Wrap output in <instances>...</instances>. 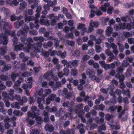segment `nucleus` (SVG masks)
I'll use <instances>...</instances> for the list:
<instances>
[{
    "instance_id": "nucleus-1",
    "label": "nucleus",
    "mask_w": 134,
    "mask_h": 134,
    "mask_svg": "<svg viewBox=\"0 0 134 134\" xmlns=\"http://www.w3.org/2000/svg\"><path fill=\"white\" fill-rule=\"evenodd\" d=\"M33 39L35 41H40V42H37L35 46H34L33 44H31L30 43L32 42L33 41L31 37H29L27 39V42L25 43V47L29 49H33L34 52L36 53H38L41 52L43 51L42 48V42L44 40V38L42 36L39 37L36 36L33 37Z\"/></svg>"
},
{
    "instance_id": "nucleus-2",
    "label": "nucleus",
    "mask_w": 134,
    "mask_h": 134,
    "mask_svg": "<svg viewBox=\"0 0 134 134\" xmlns=\"http://www.w3.org/2000/svg\"><path fill=\"white\" fill-rule=\"evenodd\" d=\"M111 47L113 49L112 52L110 49H108L105 50V52L109 56L110 60H111L116 58L119 52L117 50V46L114 43L111 44Z\"/></svg>"
},
{
    "instance_id": "nucleus-3",
    "label": "nucleus",
    "mask_w": 134,
    "mask_h": 134,
    "mask_svg": "<svg viewBox=\"0 0 134 134\" xmlns=\"http://www.w3.org/2000/svg\"><path fill=\"white\" fill-rule=\"evenodd\" d=\"M10 28V25L9 23V28L7 30V31L8 32H4V34L2 33L0 34V43L4 45H6L7 44L8 42V38L7 36V35H10L12 37H14L16 36L15 35V32L14 31H9V30Z\"/></svg>"
},
{
    "instance_id": "nucleus-4",
    "label": "nucleus",
    "mask_w": 134,
    "mask_h": 134,
    "mask_svg": "<svg viewBox=\"0 0 134 134\" xmlns=\"http://www.w3.org/2000/svg\"><path fill=\"white\" fill-rule=\"evenodd\" d=\"M27 33L25 32L24 31L21 30H20L18 31L17 33V35L18 36L23 35L20 38L21 42H20L19 45L17 46H15L16 49H20L21 47H24L25 43V41H26V38Z\"/></svg>"
},
{
    "instance_id": "nucleus-5",
    "label": "nucleus",
    "mask_w": 134,
    "mask_h": 134,
    "mask_svg": "<svg viewBox=\"0 0 134 134\" xmlns=\"http://www.w3.org/2000/svg\"><path fill=\"white\" fill-rule=\"evenodd\" d=\"M5 20V18H4L1 20L0 22V29L1 31L3 32H6L8 33L7 30L9 28V22H5L3 21Z\"/></svg>"
},
{
    "instance_id": "nucleus-6",
    "label": "nucleus",
    "mask_w": 134,
    "mask_h": 134,
    "mask_svg": "<svg viewBox=\"0 0 134 134\" xmlns=\"http://www.w3.org/2000/svg\"><path fill=\"white\" fill-rule=\"evenodd\" d=\"M104 12H105L107 9V12L108 14H111L114 9L113 7L110 6L109 4L108 3H105L102 6L101 8H100Z\"/></svg>"
},
{
    "instance_id": "nucleus-7",
    "label": "nucleus",
    "mask_w": 134,
    "mask_h": 134,
    "mask_svg": "<svg viewBox=\"0 0 134 134\" xmlns=\"http://www.w3.org/2000/svg\"><path fill=\"white\" fill-rule=\"evenodd\" d=\"M32 112L29 111L27 113L28 116L34 118L37 114L39 115L40 114V110L37 109V107L35 106H32L31 108Z\"/></svg>"
},
{
    "instance_id": "nucleus-8",
    "label": "nucleus",
    "mask_w": 134,
    "mask_h": 134,
    "mask_svg": "<svg viewBox=\"0 0 134 134\" xmlns=\"http://www.w3.org/2000/svg\"><path fill=\"white\" fill-rule=\"evenodd\" d=\"M44 79H48L50 77L54 81H57L58 80L57 76L54 75L53 74V72L52 71H50L47 72L45 73L43 76Z\"/></svg>"
},
{
    "instance_id": "nucleus-9",
    "label": "nucleus",
    "mask_w": 134,
    "mask_h": 134,
    "mask_svg": "<svg viewBox=\"0 0 134 134\" xmlns=\"http://www.w3.org/2000/svg\"><path fill=\"white\" fill-rule=\"evenodd\" d=\"M58 93L62 96L65 95V98L68 99H70L72 95V94L68 92L67 89L65 88H64L63 90L59 91Z\"/></svg>"
},
{
    "instance_id": "nucleus-10",
    "label": "nucleus",
    "mask_w": 134,
    "mask_h": 134,
    "mask_svg": "<svg viewBox=\"0 0 134 134\" xmlns=\"http://www.w3.org/2000/svg\"><path fill=\"white\" fill-rule=\"evenodd\" d=\"M64 107H67L69 108L70 112H72L74 110V108L75 105V103L73 102H71L69 101L64 102L63 104Z\"/></svg>"
},
{
    "instance_id": "nucleus-11",
    "label": "nucleus",
    "mask_w": 134,
    "mask_h": 134,
    "mask_svg": "<svg viewBox=\"0 0 134 134\" xmlns=\"http://www.w3.org/2000/svg\"><path fill=\"white\" fill-rule=\"evenodd\" d=\"M94 110H93V116H94L96 114V112L95 110H104V106L102 104H101L99 105H96L93 107Z\"/></svg>"
},
{
    "instance_id": "nucleus-12",
    "label": "nucleus",
    "mask_w": 134,
    "mask_h": 134,
    "mask_svg": "<svg viewBox=\"0 0 134 134\" xmlns=\"http://www.w3.org/2000/svg\"><path fill=\"white\" fill-rule=\"evenodd\" d=\"M75 112L76 114H78L79 117H81L82 121L83 122H86V120L85 118L84 117L82 116L84 114V111L81 110L80 111H79L77 109H75Z\"/></svg>"
},
{
    "instance_id": "nucleus-13",
    "label": "nucleus",
    "mask_w": 134,
    "mask_h": 134,
    "mask_svg": "<svg viewBox=\"0 0 134 134\" xmlns=\"http://www.w3.org/2000/svg\"><path fill=\"white\" fill-rule=\"evenodd\" d=\"M34 21L36 23L38 21V19L36 16H29L25 18V21L27 23L29 22L30 21Z\"/></svg>"
},
{
    "instance_id": "nucleus-14",
    "label": "nucleus",
    "mask_w": 134,
    "mask_h": 134,
    "mask_svg": "<svg viewBox=\"0 0 134 134\" xmlns=\"http://www.w3.org/2000/svg\"><path fill=\"white\" fill-rule=\"evenodd\" d=\"M100 7L99 9H98L97 7H95L94 5H93V13H94L97 16H99L102 14V9H100Z\"/></svg>"
},
{
    "instance_id": "nucleus-15",
    "label": "nucleus",
    "mask_w": 134,
    "mask_h": 134,
    "mask_svg": "<svg viewBox=\"0 0 134 134\" xmlns=\"http://www.w3.org/2000/svg\"><path fill=\"white\" fill-rule=\"evenodd\" d=\"M49 18L51 19V23L52 25H54L56 24V19L57 17L54 16L53 14H49L48 16Z\"/></svg>"
},
{
    "instance_id": "nucleus-16",
    "label": "nucleus",
    "mask_w": 134,
    "mask_h": 134,
    "mask_svg": "<svg viewBox=\"0 0 134 134\" xmlns=\"http://www.w3.org/2000/svg\"><path fill=\"white\" fill-rule=\"evenodd\" d=\"M44 102V100L40 97H38L37 99V102L38 104V107L39 108L42 110L44 109L43 106V103Z\"/></svg>"
},
{
    "instance_id": "nucleus-17",
    "label": "nucleus",
    "mask_w": 134,
    "mask_h": 134,
    "mask_svg": "<svg viewBox=\"0 0 134 134\" xmlns=\"http://www.w3.org/2000/svg\"><path fill=\"white\" fill-rule=\"evenodd\" d=\"M40 21L41 24H44L47 26H48L49 25L48 20L46 18L44 15L42 16Z\"/></svg>"
},
{
    "instance_id": "nucleus-18",
    "label": "nucleus",
    "mask_w": 134,
    "mask_h": 134,
    "mask_svg": "<svg viewBox=\"0 0 134 134\" xmlns=\"http://www.w3.org/2000/svg\"><path fill=\"white\" fill-rule=\"evenodd\" d=\"M91 115V113L88 112L86 115L85 116L87 118H89L87 124L88 126H90L91 128L92 127V119L90 118Z\"/></svg>"
},
{
    "instance_id": "nucleus-19",
    "label": "nucleus",
    "mask_w": 134,
    "mask_h": 134,
    "mask_svg": "<svg viewBox=\"0 0 134 134\" xmlns=\"http://www.w3.org/2000/svg\"><path fill=\"white\" fill-rule=\"evenodd\" d=\"M8 99L12 101H13L15 99V97L13 96L14 90L13 89H10L8 91Z\"/></svg>"
},
{
    "instance_id": "nucleus-20",
    "label": "nucleus",
    "mask_w": 134,
    "mask_h": 134,
    "mask_svg": "<svg viewBox=\"0 0 134 134\" xmlns=\"http://www.w3.org/2000/svg\"><path fill=\"white\" fill-rule=\"evenodd\" d=\"M23 0H14L11 2L10 1H7V4H9L10 5L13 6L14 5L15 6H17L19 4V2H21Z\"/></svg>"
},
{
    "instance_id": "nucleus-21",
    "label": "nucleus",
    "mask_w": 134,
    "mask_h": 134,
    "mask_svg": "<svg viewBox=\"0 0 134 134\" xmlns=\"http://www.w3.org/2000/svg\"><path fill=\"white\" fill-rule=\"evenodd\" d=\"M24 21L23 20H18L14 24L15 27L16 29H18L20 27L24 24Z\"/></svg>"
},
{
    "instance_id": "nucleus-22",
    "label": "nucleus",
    "mask_w": 134,
    "mask_h": 134,
    "mask_svg": "<svg viewBox=\"0 0 134 134\" xmlns=\"http://www.w3.org/2000/svg\"><path fill=\"white\" fill-rule=\"evenodd\" d=\"M12 41L13 42V44L14 47V49L15 50L17 51L18 50H20L23 48V47H21L20 49H15V46H17L19 45H19H15L18 42V38L16 37V36H15L12 39Z\"/></svg>"
},
{
    "instance_id": "nucleus-23",
    "label": "nucleus",
    "mask_w": 134,
    "mask_h": 134,
    "mask_svg": "<svg viewBox=\"0 0 134 134\" xmlns=\"http://www.w3.org/2000/svg\"><path fill=\"white\" fill-rule=\"evenodd\" d=\"M82 31L83 32H87V33L90 32L92 31V20H91L90 24V26L88 31H87V28L85 27H83L82 30Z\"/></svg>"
},
{
    "instance_id": "nucleus-24",
    "label": "nucleus",
    "mask_w": 134,
    "mask_h": 134,
    "mask_svg": "<svg viewBox=\"0 0 134 134\" xmlns=\"http://www.w3.org/2000/svg\"><path fill=\"white\" fill-rule=\"evenodd\" d=\"M73 133L74 131L72 129L68 130L66 131L62 130L60 131L59 134H73Z\"/></svg>"
},
{
    "instance_id": "nucleus-25",
    "label": "nucleus",
    "mask_w": 134,
    "mask_h": 134,
    "mask_svg": "<svg viewBox=\"0 0 134 134\" xmlns=\"http://www.w3.org/2000/svg\"><path fill=\"white\" fill-rule=\"evenodd\" d=\"M30 4H33L31 5V8L33 9L35 7L37 6L38 4V0H28Z\"/></svg>"
},
{
    "instance_id": "nucleus-26",
    "label": "nucleus",
    "mask_w": 134,
    "mask_h": 134,
    "mask_svg": "<svg viewBox=\"0 0 134 134\" xmlns=\"http://www.w3.org/2000/svg\"><path fill=\"white\" fill-rule=\"evenodd\" d=\"M45 128L46 131H48L50 132H53L54 128L52 125L47 124L45 126Z\"/></svg>"
},
{
    "instance_id": "nucleus-27",
    "label": "nucleus",
    "mask_w": 134,
    "mask_h": 134,
    "mask_svg": "<svg viewBox=\"0 0 134 134\" xmlns=\"http://www.w3.org/2000/svg\"><path fill=\"white\" fill-rule=\"evenodd\" d=\"M12 66L10 64H5L3 68L2 72H4L7 71L8 70L11 69Z\"/></svg>"
},
{
    "instance_id": "nucleus-28",
    "label": "nucleus",
    "mask_w": 134,
    "mask_h": 134,
    "mask_svg": "<svg viewBox=\"0 0 134 134\" xmlns=\"http://www.w3.org/2000/svg\"><path fill=\"white\" fill-rule=\"evenodd\" d=\"M22 18L23 16L21 15H20L19 16L17 17L15 16V15L14 14H13L10 16L11 20L12 21H14L17 19L20 20Z\"/></svg>"
},
{
    "instance_id": "nucleus-29",
    "label": "nucleus",
    "mask_w": 134,
    "mask_h": 134,
    "mask_svg": "<svg viewBox=\"0 0 134 134\" xmlns=\"http://www.w3.org/2000/svg\"><path fill=\"white\" fill-rule=\"evenodd\" d=\"M116 99L114 98L110 99L109 101H105V103L106 104H108L109 105H111V104H114L116 103Z\"/></svg>"
},
{
    "instance_id": "nucleus-30",
    "label": "nucleus",
    "mask_w": 134,
    "mask_h": 134,
    "mask_svg": "<svg viewBox=\"0 0 134 134\" xmlns=\"http://www.w3.org/2000/svg\"><path fill=\"white\" fill-rule=\"evenodd\" d=\"M134 18L133 19V22H131L130 23H129L126 26V29L128 30H130L132 29H134Z\"/></svg>"
},
{
    "instance_id": "nucleus-31",
    "label": "nucleus",
    "mask_w": 134,
    "mask_h": 134,
    "mask_svg": "<svg viewBox=\"0 0 134 134\" xmlns=\"http://www.w3.org/2000/svg\"><path fill=\"white\" fill-rule=\"evenodd\" d=\"M46 109L47 110H48L49 112H56L57 110V108L54 106L52 108H50L48 107L47 106L46 107Z\"/></svg>"
},
{
    "instance_id": "nucleus-32",
    "label": "nucleus",
    "mask_w": 134,
    "mask_h": 134,
    "mask_svg": "<svg viewBox=\"0 0 134 134\" xmlns=\"http://www.w3.org/2000/svg\"><path fill=\"white\" fill-rule=\"evenodd\" d=\"M20 102L13 103L11 104V107L13 108H16L19 109L20 108Z\"/></svg>"
},
{
    "instance_id": "nucleus-33",
    "label": "nucleus",
    "mask_w": 134,
    "mask_h": 134,
    "mask_svg": "<svg viewBox=\"0 0 134 134\" xmlns=\"http://www.w3.org/2000/svg\"><path fill=\"white\" fill-rule=\"evenodd\" d=\"M57 55L60 56L62 58H64L66 56V53L65 51L63 53H62L61 51H59L57 52Z\"/></svg>"
},
{
    "instance_id": "nucleus-34",
    "label": "nucleus",
    "mask_w": 134,
    "mask_h": 134,
    "mask_svg": "<svg viewBox=\"0 0 134 134\" xmlns=\"http://www.w3.org/2000/svg\"><path fill=\"white\" fill-rule=\"evenodd\" d=\"M83 125L82 124H80L78 125L77 127L79 129V131L81 134L83 133H85V130L83 128Z\"/></svg>"
},
{
    "instance_id": "nucleus-35",
    "label": "nucleus",
    "mask_w": 134,
    "mask_h": 134,
    "mask_svg": "<svg viewBox=\"0 0 134 134\" xmlns=\"http://www.w3.org/2000/svg\"><path fill=\"white\" fill-rule=\"evenodd\" d=\"M105 129L106 127L103 124L100 126L98 128V132L99 133H100V134H103V132H101L102 130H105Z\"/></svg>"
},
{
    "instance_id": "nucleus-36",
    "label": "nucleus",
    "mask_w": 134,
    "mask_h": 134,
    "mask_svg": "<svg viewBox=\"0 0 134 134\" xmlns=\"http://www.w3.org/2000/svg\"><path fill=\"white\" fill-rule=\"evenodd\" d=\"M113 30V29L110 27H108L106 30V35L108 36H109L111 34Z\"/></svg>"
},
{
    "instance_id": "nucleus-37",
    "label": "nucleus",
    "mask_w": 134,
    "mask_h": 134,
    "mask_svg": "<svg viewBox=\"0 0 134 134\" xmlns=\"http://www.w3.org/2000/svg\"><path fill=\"white\" fill-rule=\"evenodd\" d=\"M61 85V82H56L53 87V90L54 91H56L57 89L59 87H60Z\"/></svg>"
},
{
    "instance_id": "nucleus-38",
    "label": "nucleus",
    "mask_w": 134,
    "mask_h": 134,
    "mask_svg": "<svg viewBox=\"0 0 134 134\" xmlns=\"http://www.w3.org/2000/svg\"><path fill=\"white\" fill-rule=\"evenodd\" d=\"M23 79L22 78L20 77L19 78L18 80L15 82V86L19 87L20 86V83L23 82Z\"/></svg>"
},
{
    "instance_id": "nucleus-39",
    "label": "nucleus",
    "mask_w": 134,
    "mask_h": 134,
    "mask_svg": "<svg viewBox=\"0 0 134 134\" xmlns=\"http://www.w3.org/2000/svg\"><path fill=\"white\" fill-rule=\"evenodd\" d=\"M90 99V97H89L87 96L83 100L85 102H87L88 101V105L89 106L91 107L92 106V102L91 101L89 100Z\"/></svg>"
},
{
    "instance_id": "nucleus-40",
    "label": "nucleus",
    "mask_w": 134,
    "mask_h": 134,
    "mask_svg": "<svg viewBox=\"0 0 134 134\" xmlns=\"http://www.w3.org/2000/svg\"><path fill=\"white\" fill-rule=\"evenodd\" d=\"M4 105V103L0 101V112H2L4 114L6 110L3 108Z\"/></svg>"
},
{
    "instance_id": "nucleus-41",
    "label": "nucleus",
    "mask_w": 134,
    "mask_h": 134,
    "mask_svg": "<svg viewBox=\"0 0 134 134\" xmlns=\"http://www.w3.org/2000/svg\"><path fill=\"white\" fill-rule=\"evenodd\" d=\"M53 43L51 41H49L47 43H44L43 44V47L44 48H47L48 47H51Z\"/></svg>"
},
{
    "instance_id": "nucleus-42",
    "label": "nucleus",
    "mask_w": 134,
    "mask_h": 134,
    "mask_svg": "<svg viewBox=\"0 0 134 134\" xmlns=\"http://www.w3.org/2000/svg\"><path fill=\"white\" fill-rule=\"evenodd\" d=\"M86 74L89 76L90 78L92 79V68L88 69L86 71Z\"/></svg>"
},
{
    "instance_id": "nucleus-43",
    "label": "nucleus",
    "mask_w": 134,
    "mask_h": 134,
    "mask_svg": "<svg viewBox=\"0 0 134 134\" xmlns=\"http://www.w3.org/2000/svg\"><path fill=\"white\" fill-rule=\"evenodd\" d=\"M88 2L90 4L89 5V8L91 9V14L89 16L91 18H92V0H88Z\"/></svg>"
},
{
    "instance_id": "nucleus-44",
    "label": "nucleus",
    "mask_w": 134,
    "mask_h": 134,
    "mask_svg": "<svg viewBox=\"0 0 134 134\" xmlns=\"http://www.w3.org/2000/svg\"><path fill=\"white\" fill-rule=\"evenodd\" d=\"M20 75L18 73H15L14 72H12L11 75V78L12 80L13 81H14L17 77Z\"/></svg>"
},
{
    "instance_id": "nucleus-45",
    "label": "nucleus",
    "mask_w": 134,
    "mask_h": 134,
    "mask_svg": "<svg viewBox=\"0 0 134 134\" xmlns=\"http://www.w3.org/2000/svg\"><path fill=\"white\" fill-rule=\"evenodd\" d=\"M63 112V109L62 108H60L59 111L58 112L56 113L55 115L56 117H59L62 115Z\"/></svg>"
},
{
    "instance_id": "nucleus-46",
    "label": "nucleus",
    "mask_w": 134,
    "mask_h": 134,
    "mask_svg": "<svg viewBox=\"0 0 134 134\" xmlns=\"http://www.w3.org/2000/svg\"><path fill=\"white\" fill-rule=\"evenodd\" d=\"M41 8H42L41 6H39L37 8L36 10L37 14H35V16L36 18H37L40 17V15L39 13L41 11Z\"/></svg>"
},
{
    "instance_id": "nucleus-47",
    "label": "nucleus",
    "mask_w": 134,
    "mask_h": 134,
    "mask_svg": "<svg viewBox=\"0 0 134 134\" xmlns=\"http://www.w3.org/2000/svg\"><path fill=\"white\" fill-rule=\"evenodd\" d=\"M7 49L6 46L1 47L0 49V54L1 55L4 54L6 53Z\"/></svg>"
},
{
    "instance_id": "nucleus-48",
    "label": "nucleus",
    "mask_w": 134,
    "mask_h": 134,
    "mask_svg": "<svg viewBox=\"0 0 134 134\" xmlns=\"http://www.w3.org/2000/svg\"><path fill=\"white\" fill-rule=\"evenodd\" d=\"M115 77L116 78H119L120 82H123L124 78V75L122 74L119 75L116 74L115 75Z\"/></svg>"
},
{
    "instance_id": "nucleus-49",
    "label": "nucleus",
    "mask_w": 134,
    "mask_h": 134,
    "mask_svg": "<svg viewBox=\"0 0 134 134\" xmlns=\"http://www.w3.org/2000/svg\"><path fill=\"white\" fill-rule=\"evenodd\" d=\"M93 118V120L95 121H96L97 124H103V122L104 120L103 118H100L99 119H96L95 120Z\"/></svg>"
},
{
    "instance_id": "nucleus-50",
    "label": "nucleus",
    "mask_w": 134,
    "mask_h": 134,
    "mask_svg": "<svg viewBox=\"0 0 134 134\" xmlns=\"http://www.w3.org/2000/svg\"><path fill=\"white\" fill-rule=\"evenodd\" d=\"M117 44L119 46V49L121 52H122L124 51V47L123 45L120 44V42H118Z\"/></svg>"
},
{
    "instance_id": "nucleus-51",
    "label": "nucleus",
    "mask_w": 134,
    "mask_h": 134,
    "mask_svg": "<svg viewBox=\"0 0 134 134\" xmlns=\"http://www.w3.org/2000/svg\"><path fill=\"white\" fill-rule=\"evenodd\" d=\"M44 92L45 94H43V97H44L47 96L48 95L50 94L51 92V90L50 89H46L44 90Z\"/></svg>"
},
{
    "instance_id": "nucleus-52",
    "label": "nucleus",
    "mask_w": 134,
    "mask_h": 134,
    "mask_svg": "<svg viewBox=\"0 0 134 134\" xmlns=\"http://www.w3.org/2000/svg\"><path fill=\"white\" fill-rule=\"evenodd\" d=\"M31 83L30 84H23V88L25 90L26 89H27L28 88L31 89Z\"/></svg>"
},
{
    "instance_id": "nucleus-53",
    "label": "nucleus",
    "mask_w": 134,
    "mask_h": 134,
    "mask_svg": "<svg viewBox=\"0 0 134 134\" xmlns=\"http://www.w3.org/2000/svg\"><path fill=\"white\" fill-rule=\"evenodd\" d=\"M27 5L26 3L24 2L21 3L20 4V10H22L24 9Z\"/></svg>"
},
{
    "instance_id": "nucleus-54",
    "label": "nucleus",
    "mask_w": 134,
    "mask_h": 134,
    "mask_svg": "<svg viewBox=\"0 0 134 134\" xmlns=\"http://www.w3.org/2000/svg\"><path fill=\"white\" fill-rule=\"evenodd\" d=\"M2 96L3 97V100L4 102H5V100L6 99H8V94L6 92H3L2 93Z\"/></svg>"
},
{
    "instance_id": "nucleus-55",
    "label": "nucleus",
    "mask_w": 134,
    "mask_h": 134,
    "mask_svg": "<svg viewBox=\"0 0 134 134\" xmlns=\"http://www.w3.org/2000/svg\"><path fill=\"white\" fill-rule=\"evenodd\" d=\"M34 118H35L38 124H41L42 122V119L41 117L36 115V116Z\"/></svg>"
},
{
    "instance_id": "nucleus-56",
    "label": "nucleus",
    "mask_w": 134,
    "mask_h": 134,
    "mask_svg": "<svg viewBox=\"0 0 134 134\" xmlns=\"http://www.w3.org/2000/svg\"><path fill=\"white\" fill-rule=\"evenodd\" d=\"M27 98L26 97H23L22 99L19 101L20 105H22L23 104V103L26 102L27 100Z\"/></svg>"
},
{
    "instance_id": "nucleus-57",
    "label": "nucleus",
    "mask_w": 134,
    "mask_h": 134,
    "mask_svg": "<svg viewBox=\"0 0 134 134\" xmlns=\"http://www.w3.org/2000/svg\"><path fill=\"white\" fill-rule=\"evenodd\" d=\"M93 40L95 41L96 43L97 44H99L101 42V40L99 38L96 39V37L94 35H93Z\"/></svg>"
},
{
    "instance_id": "nucleus-58",
    "label": "nucleus",
    "mask_w": 134,
    "mask_h": 134,
    "mask_svg": "<svg viewBox=\"0 0 134 134\" xmlns=\"http://www.w3.org/2000/svg\"><path fill=\"white\" fill-rule=\"evenodd\" d=\"M68 68H65L63 69V71L64 72V75L65 76H68L69 74V70Z\"/></svg>"
},
{
    "instance_id": "nucleus-59",
    "label": "nucleus",
    "mask_w": 134,
    "mask_h": 134,
    "mask_svg": "<svg viewBox=\"0 0 134 134\" xmlns=\"http://www.w3.org/2000/svg\"><path fill=\"white\" fill-rule=\"evenodd\" d=\"M124 68L121 65L116 70L117 72L119 74V73H122L123 72Z\"/></svg>"
},
{
    "instance_id": "nucleus-60",
    "label": "nucleus",
    "mask_w": 134,
    "mask_h": 134,
    "mask_svg": "<svg viewBox=\"0 0 134 134\" xmlns=\"http://www.w3.org/2000/svg\"><path fill=\"white\" fill-rule=\"evenodd\" d=\"M21 26L23 30L25 31V32L27 33V32L29 30L28 26H27L25 24L23 25V24Z\"/></svg>"
},
{
    "instance_id": "nucleus-61",
    "label": "nucleus",
    "mask_w": 134,
    "mask_h": 134,
    "mask_svg": "<svg viewBox=\"0 0 134 134\" xmlns=\"http://www.w3.org/2000/svg\"><path fill=\"white\" fill-rule=\"evenodd\" d=\"M110 107L109 109L110 110V112H112L115 111L116 109V106H115V105H110Z\"/></svg>"
},
{
    "instance_id": "nucleus-62",
    "label": "nucleus",
    "mask_w": 134,
    "mask_h": 134,
    "mask_svg": "<svg viewBox=\"0 0 134 134\" xmlns=\"http://www.w3.org/2000/svg\"><path fill=\"white\" fill-rule=\"evenodd\" d=\"M54 46L55 48H57L59 46V41L58 40L57 38H54Z\"/></svg>"
},
{
    "instance_id": "nucleus-63",
    "label": "nucleus",
    "mask_w": 134,
    "mask_h": 134,
    "mask_svg": "<svg viewBox=\"0 0 134 134\" xmlns=\"http://www.w3.org/2000/svg\"><path fill=\"white\" fill-rule=\"evenodd\" d=\"M14 114L16 116H21L23 113L21 111L17 110H15L13 112Z\"/></svg>"
},
{
    "instance_id": "nucleus-64",
    "label": "nucleus",
    "mask_w": 134,
    "mask_h": 134,
    "mask_svg": "<svg viewBox=\"0 0 134 134\" xmlns=\"http://www.w3.org/2000/svg\"><path fill=\"white\" fill-rule=\"evenodd\" d=\"M129 65V63L126 60H124L122 63V65H121L123 67H125L128 66Z\"/></svg>"
}]
</instances>
